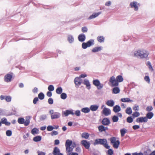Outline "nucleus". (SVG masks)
Masks as SVG:
<instances>
[{
	"label": "nucleus",
	"mask_w": 155,
	"mask_h": 155,
	"mask_svg": "<svg viewBox=\"0 0 155 155\" xmlns=\"http://www.w3.org/2000/svg\"><path fill=\"white\" fill-rule=\"evenodd\" d=\"M149 54V53L148 51L143 48L135 50L132 54V55L134 57L140 58L142 59L146 58Z\"/></svg>",
	"instance_id": "nucleus-1"
},
{
	"label": "nucleus",
	"mask_w": 155,
	"mask_h": 155,
	"mask_svg": "<svg viewBox=\"0 0 155 155\" xmlns=\"http://www.w3.org/2000/svg\"><path fill=\"white\" fill-rule=\"evenodd\" d=\"M110 140L114 148L115 149L118 148L120 143L119 140H117L116 137H113L110 138Z\"/></svg>",
	"instance_id": "nucleus-2"
},
{
	"label": "nucleus",
	"mask_w": 155,
	"mask_h": 155,
	"mask_svg": "<svg viewBox=\"0 0 155 155\" xmlns=\"http://www.w3.org/2000/svg\"><path fill=\"white\" fill-rule=\"evenodd\" d=\"M94 41L93 39H90L87 42H83L82 44V48L86 49L87 47H89L94 44Z\"/></svg>",
	"instance_id": "nucleus-3"
},
{
	"label": "nucleus",
	"mask_w": 155,
	"mask_h": 155,
	"mask_svg": "<svg viewBox=\"0 0 155 155\" xmlns=\"http://www.w3.org/2000/svg\"><path fill=\"white\" fill-rule=\"evenodd\" d=\"M109 82L110 84H109L112 87L117 86L119 85L116 79L114 76L110 77L109 80Z\"/></svg>",
	"instance_id": "nucleus-4"
},
{
	"label": "nucleus",
	"mask_w": 155,
	"mask_h": 155,
	"mask_svg": "<svg viewBox=\"0 0 155 155\" xmlns=\"http://www.w3.org/2000/svg\"><path fill=\"white\" fill-rule=\"evenodd\" d=\"M93 83L94 86L97 87V89L98 90L102 89L104 86L103 84H101L100 81L98 79L93 80Z\"/></svg>",
	"instance_id": "nucleus-5"
},
{
	"label": "nucleus",
	"mask_w": 155,
	"mask_h": 155,
	"mask_svg": "<svg viewBox=\"0 0 155 155\" xmlns=\"http://www.w3.org/2000/svg\"><path fill=\"white\" fill-rule=\"evenodd\" d=\"M130 6L131 8H134L135 11H137L138 10V7L140 6V4L136 2L133 1L130 3Z\"/></svg>",
	"instance_id": "nucleus-6"
},
{
	"label": "nucleus",
	"mask_w": 155,
	"mask_h": 155,
	"mask_svg": "<svg viewBox=\"0 0 155 155\" xmlns=\"http://www.w3.org/2000/svg\"><path fill=\"white\" fill-rule=\"evenodd\" d=\"M62 115H64L65 116H68L69 114L73 115L74 114V110L72 109L67 110L64 111H62Z\"/></svg>",
	"instance_id": "nucleus-7"
},
{
	"label": "nucleus",
	"mask_w": 155,
	"mask_h": 155,
	"mask_svg": "<svg viewBox=\"0 0 155 155\" xmlns=\"http://www.w3.org/2000/svg\"><path fill=\"white\" fill-rule=\"evenodd\" d=\"M74 82L76 87H78L82 83V80L79 77H77L74 79Z\"/></svg>",
	"instance_id": "nucleus-8"
},
{
	"label": "nucleus",
	"mask_w": 155,
	"mask_h": 155,
	"mask_svg": "<svg viewBox=\"0 0 155 155\" xmlns=\"http://www.w3.org/2000/svg\"><path fill=\"white\" fill-rule=\"evenodd\" d=\"M147 120L148 119L146 117H142L137 118L136 121L138 123H146Z\"/></svg>",
	"instance_id": "nucleus-9"
},
{
	"label": "nucleus",
	"mask_w": 155,
	"mask_h": 155,
	"mask_svg": "<svg viewBox=\"0 0 155 155\" xmlns=\"http://www.w3.org/2000/svg\"><path fill=\"white\" fill-rule=\"evenodd\" d=\"M106 143H107V140L105 139H97L94 143L95 144L99 143L104 145Z\"/></svg>",
	"instance_id": "nucleus-10"
},
{
	"label": "nucleus",
	"mask_w": 155,
	"mask_h": 155,
	"mask_svg": "<svg viewBox=\"0 0 155 155\" xmlns=\"http://www.w3.org/2000/svg\"><path fill=\"white\" fill-rule=\"evenodd\" d=\"M102 113L105 116H108L110 114L111 110L109 109L104 107L102 111Z\"/></svg>",
	"instance_id": "nucleus-11"
},
{
	"label": "nucleus",
	"mask_w": 155,
	"mask_h": 155,
	"mask_svg": "<svg viewBox=\"0 0 155 155\" xmlns=\"http://www.w3.org/2000/svg\"><path fill=\"white\" fill-rule=\"evenodd\" d=\"M12 75L11 74H6L4 77V80L5 82H9L12 80Z\"/></svg>",
	"instance_id": "nucleus-12"
},
{
	"label": "nucleus",
	"mask_w": 155,
	"mask_h": 155,
	"mask_svg": "<svg viewBox=\"0 0 155 155\" xmlns=\"http://www.w3.org/2000/svg\"><path fill=\"white\" fill-rule=\"evenodd\" d=\"M101 13V12H98L97 13H93L91 15L89 16V17L88 18V19L90 20L93 18H94L98 17Z\"/></svg>",
	"instance_id": "nucleus-13"
},
{
	"label": "nucleus",
	"mask_w": 155,
	"mask_h": 155,
	"mask_svg": "<svg viewBox=\"0 0 155 155\" xmlns=\"http://www.w3.org/2000/svg\"><path fill=\"white\" fill-rule=\"evenodd\" d=\"M83 84L86 86V87L87 89H90L91 88V84L89 81L87 79H84Z\"/></svg>",
	"instance_id": "nucleus-14"
},
{
	"label": "nucleus",
	"mask_w": 155,
	"mask_h": 155,
	"mask_svg": "<svg viewBox=\"0 0 155 155\" xmlns=\"http://www.w3.org/2000/svg\"><path fill=\"white\" fill-rule=\"evenodd\" d=\"M82 144L84 146L86 149H88L90 146L89 142L86 140H83L81 142Z\"/></svg>",
	"instance_id": "nucleus-15"
},
{
	"label": "nucleus",
	"mask_w": 155,
	"mask_h": 155,
	"mask_svg": "<svg viewBox=\"0 0 155 155\" xmlns=\"http://www.w3.org/2000/svg\"><path fill=\"white\" fill-rule=\"evenodd\" d=\"M51 118L52 119H57L60 117L61 114L59 112H55L53 115H51Z\"/></svg>",
	"instance_id": "nucleus-16"
},
{
	"label": "nucleus",
	"mask_w": 155,
	"mask_h": 155,
	"mask_svg": "<svg viewBox=\"0 0 155 155\" xmlns=\"http://www.w3.org/2000/svg\"><path fill=\"white\" fill-rule=\"evenodd\" d=\"M78 38L80 41L82 42L85 40L86 37L84 34H81L78 35Z\"/></svg>",
	"instance_id": "nucleus-17"
},
{
	"label": "nucleus",
	"mask_w": 155,
	"mask_h": 155,
	"mask_svg": "<svg viewBox=\"0 0 155 155\" xmlns=\"http://www.w3.org/2000/svg\"><path fill=\"white\" fill-rule=\"evenodd\" d=\"M67 40L70 43H72L74 41V38L73 36L71 35H69L67 36Z\"/></svg>",
	"instance_id": "nucleus-18"
},
{
	"label": "nucleus",
	"mask_w": 155,
	"mask_h": 155,
	"mask_svg": "<svg viewBox=\"0 0 155 155\" xmlns=\"http://www.w3.org/2000/svg\"><path fill=\"white\" fill-rule=\"evenodd\" d=\"M2 124H4L7 126H9L10 125V123L7 121V119L5 117L2 118L1 120Z\"/></svg>",
	"instance_id": "nucleus-19"
},
{
	"label": "nucleus",
	"mask_w": 155,
	"mask_h": 155,
	"mask_svg": "<svg viewBox=\"0 0 155 155\" xmlns=\"http://www.w3.org/2000/svg\"><path fill=\"white\" fill-rule=\"evenodd\" d=\"M106 104L109 106L112 107L114 104V102L112 100H110L107 101Z\"/></svg>",
	"instance_id": "nucleus-20"
},
{
	"label": "nucleus",
	"mask_w": 155,
	"mask_h": 155,
	"mask_svg": "<svg viewBox=\"0 0 155 155\" xmlns=\"http://www.w3.org/2000/svg\"><path fill=\"white\" fill-rule=\"evenodd\" d=\"M103 48L101 46L96 47L93 48L92 51L93 52H96L101 51Z\"/></svg>",
	"instance_id": "nucleus-21"
},
{
	"label": "nucleus",
	"mask_w": 155,
	"mask_h": 155,
	"mask_svg": "<svg viewBox=\"0 0 155 155\" xmlns=\"http://www.w3.org/2000/svg\"><path fill=\"white\" fill-rule=\"evenodd\" d=\"M99 107V106L97 105H91L90 107V110L92 111H95L97 110Z\"/></svg>",
	"instance_id": "nucleus-22"
},
{
	"label": "nucleus",
	"mask_w": 155,
	"mask_h": 155,
	"mask_svg": "<svg viewBox=\"0 0 155 155\" xmlns=\"http://www.w3.org/2000/svg\"><path fill=\"white\" fill-rule=\"evenodd\" d=\"M121 101L124 102H132L133 101L128 98H124L121 99Z\"/></svg>",
	"instance_id": "nucleus-23"
},
{
	"label": "nucleus",
	"mask_w": 155,
	"mask_h": 155,
	"mask_svg": "<svg viewBox=\"0 0 155 155\" xmlns=\"http://www.w3.org/2000/svg\"><path fill=\"white\" fill-rule=\"evenodd\" d=\"M116 78L118 83L122 82L124 80L122 76L120 75L117 76Z\"/></svg>",
	"instance_id": "nucleus-24"
},
{
	"label": "nucleus",
	"mask_w": 155,
	"mask_h": 155,
	"mask_svg": "<svg viewBox=\"0 0 155 155\" xmlns=\"http://www.w3.org/2000/svg\"><path fill=\"white\" fill-rule=\"evenodd\" d=\"M120 110V107L118 105H116L113 108V111L115 113L119 112Z\"/></svg>",
	"instance_id": "nucleus-25"
},
{
	"label": "nucleus",
	"mask_w": 155,
	"mask_h": 155,
	"mask_svg": "<svg viewBox=\"0 0 155 155\" xmlns=\"http://www.w3.org/2000/svg\"><path fill=\"white\" fill-rule=\"evenodd\" d=\"M98 129L100 132H102L105 131L107 129V127H105L103 125H101L98 127Z\"/></svg>",
	"instance_id": "nucleus-26"
},
{
	"label": "nucleus",
	"mask_w": 155,
	"mask_h": 155,
	"mask_svg": "<svg viewBox=\"0 0 155 155\" xmlns=\"http://www.w3.org/2000/svg\"><path fill=\"white\" fill-rule=\"evenodd\" d=\"M31 133L34 135L39 134V130L36 128L32 129L31 131Z\"/></svg>",
	"instance_id": "nucleus-27"
},
{
	"label": "nucleus",
	"mask_w": 155,
	"mask_h": 155,
	"mask_svg": "<svg viewBox=\"0 0 155 155\" xmlns=\"http://www.w3.org/2000/svg\"><path fill=\"white\" fill-rule=\"evenodd\" d=\"M102 123L104 125H107L110 123L109 120L107 118H104L102 121Z\"/></svg>",
	"instance_id": "nucleus-28"
},
{
	"label": "nucleus",
	"mask_w": 155,
	"mask_h": 155,
	"mask_svg": "<svg viewBox=\"0 0 155 155\" xmlns=\"http://www.w3.org/2000/svg\"><path fill=\"white\" fill-rule=\"evenodd\" d=\"M60 153V150L57 147H55L54 148V150L53 152V154L54 155H58Z\"/></svg>",
	"instance_id": "nucleus-29"
},
{
	"label": "nucleus",
	"mask_w": 155,
	"mask_h": 155,
	"mask_svg": "<svg viewBox=\"0 0 155 155\" xmlns=\"http://www.w3.org/2000/svg\"><path fill=\"white\" fill-rule=\"evenodd\" d=\"M146 64L148 67L149 70L151 71H152L153 70V69L152 67V66L150 62L148 61L147 62Z\"/></svg>",
	"instance_id": "nucleus-30"
},
{
	"label": "nucleus",
	"mask_w": 155,
	"mask_h": 155,
	"mask_svg": "<svg viewBox=\"0 0 155 155\" xmlns=\"http://www.w3.org/2000/svg\"><path fill=\"white\" fill-rule=\"evenodd\" d=\"M120 89L119 87H114L113 89V93L115 94H117L119 93Z\"/></svg>",
	"instance_id": "nucleus-31"
},
{
	"label": "nucleus",
	"mask_w": 155,
	"mask_h": 155,
	"mask_svg": "<svg viewBox=\"0 0 155 155\" xmlns=\"http://www.w3.org/2000/svg\"><path fill=\"white\" fill-rule=\"evenodd\" d=\"M67 152L68 153V155H70V152H71L73 149V148L71 147V146L66 147Z\"/></svg>",
	"instance_id": "nucleus-32"
},
{
	"label": "nucleus",
	"mask_w": 155,
	"mask_h": 155,
	"mask_svg": "<svg viewBox=\"0 0 155 155\" xmlns=\"http://www.w3.org/2000/svg\"><path fill=\"white\" fill-rule=\"evenodd\" d=\"M81 111L82 112L85 113H88L90 111V109L88 107L83 108L81 109Z\"/></svg>",
	"instance_id": "nucleus-33"
},
{
	"label": "nucleus",
	"mask_w": 155,
	"mask_h": 155,
	"mask_svg": "<svg viewBox=\"0 0 155 155\" xmlns=\"http://www.w3.org/2000/svg\"><path fill=\"white\" fill-rule=\"evenodd\" d=\"M72 143V141L71 140H67L65 146L66 147H69L71 146Z\"/></svg>",
	"instance_id": "nucleus-34"
},
{
	"label": "nucleus",
	"mask_w": 155,
	"mask_h": 155,
	"mask_svg": "<svg viewBox=\"0 0 155 155\" xmlns=\"http://www.w3.org/2000/svg\"><path fill=\"white\" fill-rule=\"evenodd\" d=\"M41 137L40 136H37L33 138V140L35 142H39L41 140Z\"/></svg>",
	"instance_id": "nucleus-35"
},
{
	"label": "nucleus",
	"mask_w": 155,
	"mask_h": 155,
	"mask_svg": "<svg viewBox=\"0 0 155 155\" xmlns=\"http://www.w3.org/2000/svg\"><path fill=\"white\" fill-rule=\"evenodd\" d=\"M104 37L101 36H98L97 38V40L99 42L101 43L104 41Z\"/></svg>",
	"instance_id": "nucleus-36"
},
{
	"label": "nucleus",
	"mask_w": 155,
	"mask_h": 155,
	"mask_svg": "<svg viewBox=\"0 0 155 155\" xmlns=\"http://www.w3.org/2000/svg\"><path fill=\"white\" fill-rule=\"evenodd\" d=\"M153 114L152 112H149L147 114L146 117L147 118V119H150L153 117Z\"/></svg>",
	"instance_id": "nucleus-37"
},
{
	"label": "nucleus",
	"mask_w": 155,
	"mask_h": 155,
	"mask_svg": "<svg viewBox=\"0 0 155 155\" xmlns=\"http://www.w3.org/2000/svg\"><path fill=\"white\" fill-rule=\"evenodd\" d=\"M120 132L121 136L123 137L124 136L125 134L127 133V130H126L125 128H123L120 130Z\"/></svg>",
	"instance_id": "nucleus-38"
},
{
	"label": "nucleus",
	"mask_w": 155,
	"mask_h": 155,
	"mask_svg": "<svg viewBox=\"0 0 155 155\" xmlns=\"http://www.w3.org/2000/svg\"><path fill=\"white\" fill-rule=\"evenodd\" d=\"M62 89L61 87H58L56 90V92L57 94H60L62 93Z\"/></svg>",
	"instance_id": "nucleus-39"
},
{
	"label": "nucleus",
	"mask_w": 155,
	"mask_h": 155,
	"mask_svg": "<svg viewBox=\"0 0 155 155\" xmlns=\"http://www.w3.org/2000/svg\"><path fill=\"white\" fill-rule=\"evenodd\" d=\"M25 119L23 118H19L18 120V122L20 124H23L24 123Z\"/></svg>",
	"instance_id": "nucleus-40"
},
{
	"label": "nucleus",
	"mask_w": 155,
	"mask_h": 155,
	"mask_svg": "<svg viewBox=\"0 0 155 155\" xmlns=\"http://www.w3.org/2000/svg\"><path fill=\"white\" fill-rule=\"evenodd\" d=\"M89 136V134L87 133H84L82 134V137L85 139H87Z\"/></svg>",
	"instance_id": "nucleus-41"
},
{
	"label": "nucleus",
	"mask_w": 155,
	"mask_h": 155,
	"mask_svg": "<svg viewBox=\"0 0 155 155\" xmlns=\"http://www.w3.org/2000/svg\"><path fill=\"white\" fill-rule=\"evenodd\" d=\"M126 112L128 114H130L132 113V110L130 107H127L126 110Z\"/></svg>",
	"instance_id": "nucleus-42"
},
{
	"label": "nucleus",
	"mask_w": 155,
	"mask_h": 155,
	"mask_svg": "<svg viewBox=\"0 0 155 155\" xmlns=\"http://www.w3.org/2000/svg\"><path fill=\"white\" fill-rule=\"evenodd\" d=\"M119 120L118 116L114 115L112 117L113 121L114 122H116L118 121Z\"/></svg>",
	"instance_id": "nucleus-43"
},
{
	"label": "nucleus",
	"mask_w": 155,
	"mask_h": 155,
	"mask_svg": "<svg viewBox=\"0 0 155 155\" xmlns=\"http://www.w3.org/2000/svg\"><path fill=\"white\" fill-rule=\"evenodd\" d=\"M44 94L42 92H41L38 94V97L40 100L43 99L44 98Z\"/></svg>",
	"instance_id": "nucleus-44"
},
{
	"label": "nucleus",
	"mask_w": 155,
	"mask_h": 155,
	"mask_svg": "<svg viewBox=\"0 0 155 155\" xmlns=\"http://www.w3.org/2000/svg\"><path fill=\"white\" fill-rule=\"evenodd\" d=\"M47 115L46 114H43L41 115L40 117V119L41 120H43L46 119Z\"/></svg>",
	"instance_id": "nucleus-45"
},
{
	"label": "nucleus",
	"mask_w": 155,
	"mask_h": 155,
	"mask_svg": "<svg viewBox=\"0 0 155 155\" xmlns=\"http://www.w3.org/2000/svg\"><path fill=\"white\" fill-rule=\"evenodd\" d=\"M144 80L148 83L149 84L150 83V79L148 76H145L144 78Z\"/></svg>",
	"instance_id": "nucleus-46"
},
{
	"label": "nucleus",
	"mask_w": 155,
	"mask_h": 155,
	"mask_svg": "<svg viewBox=\"0 0 155 155\" xmlns=\"http://www.w3.org/2000/svg\"><path fill=\"white\" fill-rule=\"evenodd\" d=\"M67 94L65 93H62L61 95V98L63 100H64L67 98Z\"/></svg>",
	"instance_id": "nucleus-47"
},
{
	"label": "nucleus",
	"mask_w": 155,
	"mask_h": 155,
	"mask_svg": "<svg viewBox=\"0 0 155 155\" xmlns=\"http://www.w3.org/2000/svg\"><path fill=\"white\" fill-rule=\"evenodd\" d=\"M48 89L49 91H53L54 90V87L53 85H50L48 87Z\"/></svg>",
	"instance_id": "nucleus-48"
},
{
	"label": "nucleus",
	"mask_w": 155,
	"mask_h": 155,
	"mask_svg": "<svg viewBox=\"0 0 155 155\" xmlns=\"http://www.w3.org/2000/svg\"><path fill=\"white\" fill-rule=\"evenodd\" d=\"M112 3V2L111 1H108L105 3V5L107 7H109L111 5Z\"/></svg>",
	"instance_id": "nucleus-49"
},
{
	"label": "nucleus",
	"mask_w": 155,
	"mask_h": 155,
	"mask_svg": "<svg viewBox=\"0 0 155 155\" xmlns=\"http://www.w3.org/2000/svg\"><path fill=\"white\" fill-rule=\"evenodd\" d=\"M5 101L7 102H10L12 100V97L10 96H6Z\"/></svg>",
	"instance_id": "nucleus-50"
},
{
	"label": "nucleus",
	"mask_w": 155,
	"mask_h": 155,
	"mask_svg": "<svg viewBox=\"0 0 155 155\" xmlns=\"http://www.w3.org/2000/svg\"><path fill=\"white\" fill-rule=\"evenodd\" d=\"M133 110L135 111H138L139 110V107L138 105H135L133 107Z\"/></svg>",
	"instance_id": "nucleus-51"
},
{
	"label": "nucleus",
	"mask_w": 155,
	"mask_h": 155,
	"mask_svg": "<svg viewBox=\"0 0 155 155\" xmlns=\"http://www.w3.org/2000/svg\"><path fill=\"white\" fill-rule=\"evenodd\" d=\"M127 121L128 123H131L133 121V119L131 117H129L127 118Z\"/></svg>",
	"instance_id": "nucleus-52"
},
{
	"label": "nucleus",
	"mask_w": 155,
	"mask_h": 155,
	"mask_svg": "<svg viewBox=\"0 0 155 155\" xmlns=\"http://www.w3.org/2000/svg\"><path fill=\"white\" fill-rule=\"evenodd\" d=\"M54 129V127L51 125H49L47 127V130L48 131H51L52 130Z\"/></svg>",
	"instance_id": "nucleus-53"
},
{
	"label": "nucleus",
	"mask_w": 155,
	"mask_h": 155,
	"mask_svg": "<svg viewBox=\"0 0 155 155\" xmlns=\"http://www.w3.org/2000/svg\"><path fill=\"white\" fill-rule=\"evenodd\" d=\"M140 115V113L137 112H135L133 113L132 114V116L134 117H137L139 116Z\"/></svg>",
	"instance_id": "nucleus-54"
},
{
	"label": "nucleus",
	"mask_w": 155,
	"mask_h": 155,
	"mask_svg": "<svg viewBox=\"0 0 155 155\" xmlns=\"http://www.w3.org/2000/svg\"><path fill=\"white\" fill-rule=\"evenodd\" d=\"M6 135L7 136H10L12 135V132L11 130H8L6 131Z\"/></svg>",
	"instance_id": "nucleus-55"
},
{
	"label": "nucleus",
	"mask_w": 155,
	"mask_h": 155,
	"mask_svg": "<svg viewBox=\"0 0 155 155\" xmlns=\"http://www.w3.org/2000/svg\"><path fill=\"white\" fill-rule=\"evenodd\" d=\"M30 123V120L29 119L26 120L25 121V120L24 123L23 124H24L25 125V126H27Z\"/></svg>",
	"instance_id": "nucleus-56"
},
{
	"label": "nucleus",
	"mask_w": 155,
	"mask_h": 155,
	"mask_svg": "<svg viewBox=\"0 0 155 155\" xmlns=\"http://www.w3.org/2000/svg\"><path fill=\"white\" fill-rule=\"evenodd\" d=\"M153 109V108L151 106H147L146 108V110L148 111H151Z\"/></svg>",
	"instance_id": "nucleus-57"
},
{
	"label": "nucleus",
	"mask_w": 155,
	"mask_h": 155,
	"mask_svg": "<svg viewBox=\"0 0 155 155\" xmlns=\"http://www.w3.org/2000/svg\"><path fill=\"white\" fill-rule=\"evenodd\" d=\"M74 114L77 116H79L80 115V111L79 110H76Z\"/></svg>",
	"instance_id": "nucleus-58"
},
{
	"label": "nucleus",
	"mask_w": 155,
	"mask_h": 155,
	"mask_svg": "<svg viewBox=\"0 0 155 155\" xmlns=\"http://www.w3.org/2000/svg\"><path fill=\"white\" fill-rule=\"evenodd\" d=\"M107 153L109 155H112L113 153V151L111 149H109L107 151Z\"/></svg>",
	"instance_id": "nucleus-59"
},
{
	"label": "nucleus",
	"mask_w": 155,
	"mask_h": 155,
	"mask_svg": "<svg viewBox=\"0 0 155 155\" xmlns=\"http://www.w3.org/2000/svg\"><path fill=\"white\" fill-rule=\"evenodd\" d=\"M81 30L83 32H86L87 31V29L86 27H84L82 28Z\"/></svg>",
	"instance_id": "nucleus-60"
},
{
	"label": "nucleus",
	"mask_w": 155,
	"mask_h": 155,
	"mask_svg": "<svg viewBox=\"0 0 155 155\" xmlns=\"http://www.w3.org/2000/svg\"><path fill=\"white\" fill-rule=\"evenodd\" d=\"M48 103L50 104H52L53 103V100L52 98H49L48 100Z\"/></svg>",
	"instance_id": "nucleus-61"
},
{
	"label": "nucleus",
	"mask_w": 155,
	"mask_h": 155,
	"mask_svg": "<svg viewBox=\"0 0 155 155\" xmlns=\"http://www.w3.org/2000/svg\"><path fill=\"white\" fill-rule=\"evenodd\" d=\"M145 155H155V150L153 151L150 154L147 153V152H145Z\"/></svg>",
	"instance_id": "nucleus-62"
},
{
	"label": "nucleus",
	"mask_w": 155,
	"mask_h": 155,
	"mask_svg": "<svg viewBox=\"0 0 155 155\" xmlns=\"http://www.w3.org/2000/svg\"><path fill=\"white\" fill-rule=\"evenodd\" d=\"M87 75L86 74H81L79 76V77L81 79V78H85L87 76Z\"/></svg>",
	"instance_id": "nucleus-63"
},
{
	"label": "nucleus",
	"mask_w": 155,
	"mask_h": 155,
	"mask_svg": "<svg viewBox=\"0 0 155 155\" xmlns=\"http://www.w3.org/2000/svg\"><path fill=\"white\" fill-rule=\"evenodd\" d=\"M58 133L57 131H53L51 133V135L52 136L56 135L58 134Z\"/></svg>",
	"instance_id": "nucleus-64"
}]
</instances>
